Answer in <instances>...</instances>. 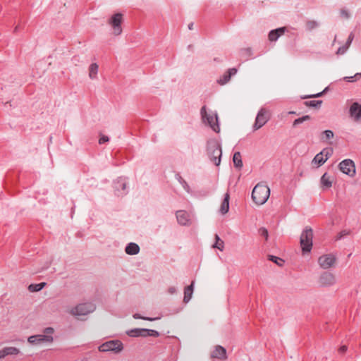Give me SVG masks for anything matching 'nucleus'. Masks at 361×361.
<instances>
[{
	"instance_id": "f257e3e1",
	"label": "nucleus",
	"mask_w": 361,
	"mask_h": 361,
	"mask_svg": "<svg viewBox=\"0 0 361 361\" xmlns=\"http://www.w3.org/2000/svg\"><path fill=\"white\" fill-rule=\"evenodd\" d=\"M269 195V188L263 183L257 184L252 192V198L258 205L264 204L267 201Z\"/></svg>"
},
{
	"instance_id": "f03ea898",
	"label": "nucleus",
	"mask_w": 361,
	"mask_h": 361,
	"mask_svg": "<svg viewBox=\"0 0 361 361\" xmlns=\"http://www.w3.org/2000/svg\"><path fill=\"white\" fill-rule=\"evenodd\" d=\"M202 122L207 124L215 132L219 133L220 128L218 123V116L215 112H207L205 106H203L200 110Z\"/></svg>"
},
{
	"instance_id": "7ed1b4c3",
	"label": "nucleus",
	"mask_w": 361,
	"mask_h": 361,
	"mask_svg": "<svg viewBox=\"0 0 361 361\" xmlns=\"http://www.w3.org/2000/svg\"><path fill=\"white\" fill-rule=\"evenodd\" d=\"M208 154L210 159L215 165L219 166L221 162V149L220 145L216 140H211L208 142Z\"/></svg>"
},
{
	"instance_id": "20e7f679",
	"label": "nucleus",
	"mask_w": 361,
	"mask_h": 361,
	"mask_svg": "<svg viewBox=\"0 0 361 361\" xmlns=\"http://www.w3.org/2000/svg\"><path fill=\"white\" fill-rule=\"evenodd\" d=\"M54 331L53 328L47 327L44 330V335L31 336L28 338L27 341L31 344H39L43 342L52 343L54 341L52 336Z\"/></svg>"
},
{
	"instance_id": "39448f33",
	"label": "nucleus",
	"mask_w": 361,
	"mask_h": 361,
	"mask_svg": "<svg viewBox=\"0 0 361 361\" xmlns=\"http://www.w3.org/2000/svg\"><path fill=\"white\" fill-rule=\"evenodd\" d=\"M123 20V15L120 13L114 14L109 19L108 24L111 27L114 35L118 36L122 33L121 24Z\"/></svg>"
},
{
	"instance_id": "423d86ee",
	"label": "nucleus",
	"mask_w": 361,
	"mask_h": 361,
	"mask_svg": "<svg viewBox=\"0 0 361 361\" xmlns=\"http://www.w3.org/2000/svg\"><path fill=\"white\" fill-rule=\"evenodd\" d=\"M333 149L331 148H325L322 149L319 153L315 155L312 161V164L319 167L322 166L328 159L332 155Z\"/></svg>"
},
{
	"instance_id": "0eeeda50",
	"label": "nucleus",
	"mask_w": 361,
	"mask_h": 361,
	"mask_svg": "<svg viewBox=\"0 0 361 361\" xmlns=\"http://www.w3.org/2000/svg\"><path fill=\"white\" fill-rule=\"evenodd\" d=\"M95 306L92 302L80 303L71 310V314L78 316H84L92 312Z\"/></svg>"
},
{
	"instance_id": "6e6552de",
	"label": "nucleus",
	"mask_w": 361,
	"mask_h": 361,
	"mask_svg": "<svg viewBox=\"0 0 361 361\" xmlns=\"http://www.w3.org/2000/svg\"><path fill=\"white\" fill-rule=\"evenodd\" d=\"M313 231L310 227H305L300 235L301 248H311L313 245Z\"/></svg>"
},
{
	"instance_id": "1a4fd4ad",
	"label": "nucleus",
	"mask_w": 361,
	"mask_h": 361,
	"mask_svg": "<svg viewBox=\"0 0 361 361\" xmlns=\"http://www.w3.org/2000/svg\"><path fill=\"white\" fill-rule=\"evenodd\" d=\"M269 111L266 109H261L257 115L255 122L253 125L254 130H259L264 126L269 120Z\"/></svg>"
},
{
	"instance_id": "9d476101",
	"label": "nucleus",
	"mask_w": 361,
	"mask_h": 361,
	"mask_svg": "<svg viewBox=\"0 0 361 361\" xmlns=\"http://www.w3.org/2000/svg\"><path fill=\"white\" fill-rule=\"evenodd\" d=\"M123 349V343L118 340L109 341L104 343L99 347L100 352L113 351L118 353Z\"/></svg>"
},
{
	"instance_id": "9b49d317",
	"label": "nucleus",
	"mask_w": 361,
	"mask_h": 361,
	"mask_svg": "<svg viewBox=\"0 0 361 361\" xmlns=\"http://www.w3.org/2000/svg\"><path fill=\"white\" fill-rule=\"evenodd\" d=\"M340 171L348 175L350 177H353L355 174V166L354 162L351 159H345L342 161L339 165Z\"/></svg>"
},
{
	"instance_id": "f8f14e48",
	"label": "nucleus",
	"mask_w": 361,
	"mask_h": 361,
	"mask_svg": "<svg viewBox=\"0 0 361 361\" xmlns=\"http://www.w3.org/2000/svg\"><path fill=\"white\" fill-rule=\"evenodd\" d=\"M336 257L331 254L322 255L319 257L318 262L324 269L331 267L336 262Z\"/></svg>"
},
{
	"instance_id": "ddd939ff",
	"label": "nucleus",
	"mask_w": 361,
	"mask_h": 361,
	"mask_svg": "<svg viewBox=\"0 0 361 361\" xmlns=\"http://www.w3.org/2000/svg\"><path fill=\"white\" fill-rule=\"evenodd\" d=\"M176 218L178 224L182 226H190L191 224L190 214L185 211H178L176 212Z\"/></svg>"
},
{
	"instance_id": "4468645a",
	"label": "nucleus",
	"mask_w": 361,
	"mask_h": 361,
	"mask_svg": "<svg viewBox=\"0 0 361 361\" xmlns=\"http://www.w3.org/2000/svg\"><path fill=\"white\" fill-rule=\"evenodd\" d=\"M334 178L328 173H324L320 179L321 188L322 190H327L332 187Z\"/></svg>"
},
{
	"instance_id": "2eb2a0df",
	"label": "nucleus",
	"mask_w": 361,
	"mask_h": 361,
	"mask_svg": "<svg viewBox=\"0 0 361 361\" xmlns=\"http://www.w3.org/2000/svg\"><path fill=\"white\" fill-rule=\"evenodd\" d=\"M350 114L355 121H361V105L354 102L350 107Z\"/></svg>"
},
{
	"instance_id": "dca6fc26",
	"label": "nucleus",
	"mask_w": 361,
	"mask_h": 361,
	"mask_svg": "<svg viewBox=\"0 0 361 361\" xmlns=\"http://www.w3.org/2000/svg\"><path fill=\"white\" fill-rule=\"evenodd\" d=\"M211 357L212 358L224 360L227 358L226 350L224 347L221 345H216L215 349L212 351Z\"/></svg>"
},
{
	"instance_id": "f3484780",
	"label": "nucleus",
	"mask_w": 361,
	"mask_h": 361,
	"mask_svg": "<svg viewBox=\"0 0 361 361\" xmlns=\"http://www.w3.org/2000/svg\"><path fill=\"white\" fill-rule=\"evenodd\" d=\"M236 73L237 69L235 68L228 69V71L217 80L218 83L221 85H225L230 80L231 76L235 75Z\"/></svg>"
},
{
	"instance_id": "a211bd4d",
	"label": "nucleus",
	"mask_w": 361,
	"mask_h": 361,
	"mask_svg": "<svg viewBox=\"0 0 361 361\" xmlns=\"http://www.w3.org/2000/svg\"><path fill=\"white\" fill-rule=\"evenodd\" d=\"M20 353V350L16 347H5L0 350V359L4 358L7 355H17Z\"/></svg>"
},
{
	"instance_id": "6ab92c4d",
	"label": "nucleus",
	"mask_w": 361,
	"mask_h": 361,
	"mask_svg": "<svg viewBox=\"0 0 361 361\" xmlns=\"http://www.w3.org/2000/svg\"><path fill=\"white\" fill-rule=\"evenodd\" d=\"M147 329H133L127 331V334L130 337H147Z\"/></svg>"
},
{
	"instance_id": "aec40b11",
	"label": "nucleus",
	"mask_w": 361,
	"mask_h": 361,
	"mask_svg": "<svg viewBox=\"0 0 361 361\" xmlns=\"http://www.w3.org/2000/svg\"><path fill=\"white\" fill-rule=\"evenodd\" d=\"M285 27H280L276 30H271L269 33V39L271 42L276 41L277 39L285 33Z\"/></svg>"
},
{
	"instance_id": "412c9836",
	"label": "nucleus",
	"mask_w": 361,
	"mask_h": 361,
	"mask_svg": "<svg viewBox=\"0 0 361 361\" xmlns=\"http://www.w3.org/2000/svg\"><path fill=\"white\" fill-rule=\"evenodd\" d=\"M334 276L331 273H324L320 277V283L324 286L331 285L334 283Z\"/></svg>"
},
{
	"instance_id": "4be33fe9",
	"label": "nucleus",
	"mask_w": 361,
	"mask_h": 361,
	"mask_svg": "<svg viewBox=\"0 0 361 361\" xmlns=\"http://www.w3.org/2000/svg\"><path fill=\"white\" fill-rule=\"evenodd\" d=\"M229 200H230V195L228 192H226L224 195V200L221 202V207H220V212L222 214H226L228 212L229 210Z\"/></svg>"
},
{
	"instance_id": "5701e85b",
	"label": "nucleus",
	"mask_w": 361,
	"mask_h": 361,
	"mask_svg": "<svg viewBox=\"0 0 361 361\" xmlns=\"http://www.w3.org/2000/svg\"><path fill=\"white\" fill-rule=\"evenodd\" d=\"M192 293H193V282L190 286H186L184 289L183 301L185 302H188L190 300Z\"/></svg>"
},
{
	"instance_id": "b1692460",
	"label": "nucleus",
	"mask_w": 361,
	"mask_h": 361,
	"mask_svg": "<svg viewBox=\"0 0 361 361\" xmlns=\"http://www.w3.org/2000/svg\"><path fill=\"white\" fill-rule=\"evenodd\" d=\"M99 66L96 63H92L89 67V77L95 79L97 75Z\"/></svg>"
},
{
	"instance_id": "393cba45",
	"label": "nucleus",
	"mask_w": 361,
	"mask_h": 361,
	"mask_svg": "<svg viewBox=\"0 0 361 361\" xmlns=\"http://www.w3.org/2000/svg\"><path fill=\"white\" fill-rule=\"evenodd\" d=\"M233 161L234 166L238 169H241L243 166V161L241 154L239 152H235L233 157Z\"/></svg>"
},
{
	"instance_id": "a878e982",
	"label": "nucleus",
	"mask_w": 361,
	"mask_h": 361,
	"mask_svg": "<svg viewBox=\"0 0 361 361\" xmlns=\"http://www.w3.org/2000/svg\"><path fill=\"white\" fill-rule=\"evenodd\" d=\"M46 285H47V283L45 282H42L40 283L30 284L28 286V290L30 292H37V291H39L40 290H42Z\"/></svg>"
},
{
	"instance_id": "bb28decb",
	"label": "nucleus",
	"mask_w": 361,
	"mask_h": 361,
	"mask_svg": "<svg viewBox=\"0 0 361 361\" xmlns=\"http://www.w3.org/2000/svg\"><path fill=\"white\" fill-rule=\"evenodd\" d=\"M353 37H354V35L353 33H350L348 38V40H347V42H346V46L345 47H340L338 51H337V54H344V52L348 49V48L349 47L350 44H351L353 39Z\"/></svg>"
},
{
	"instance_id": "cd10ccee",
	"label": "nucleus",
	"mask_w": 361,
	"mask_h": 361,
	"mask_svg": "<svg viewBox=\"0 0 361 361\" xmlns=\"http://www.w3.org/2000/svg\"><path fill=\"white\" fill-rule=\"evenodd\" d=\"M334 136V134L333 133V131L330 130H324L322 133V135H321V140L323 141V142H326L328 141L329 140L333 138Z\"/></svg>"
},
{
	"instance_id": "c85d7f7f",
	"label": "nucleus",
	"mask_w": 361,
	"mask_h": 361,
	"mask_svg": "<svg viewBox=\"0 0 361 361\" xmlns=\"http://www.w3.org/2000/svg\"><path fill=\"white\" fill-rule=\"evenodd\" d=\"M269 259L274 262L280 267L283 266L284 264V260L283 259L276 256L269 255Z\"/></svg>"
},
{
	"instance_id": "c756f323",
	"label": "nucleus",
	"mask_w": 361,
	"mask_h": 361,
	"mask_svg": "<svg viewBox=\"0 0 361 361\" xmlns=\"http://www.w3.org/2000/svg\"><path fill=\"white\" fill-rule=\"evenodd\" d=\"M350 234V230H343L336 235V236L335 237V240H339L346 236H348Z\"/></svg>"
},
{
	"instance_id": "7c9ffc66",
	"label": "nucleus",
	"mask_w": 361,
	"mask_h": 361,
	"mask_svg": "<svg viewBox=\"0 0 361 361\" xmlns=\"http://www.w3.org/2000/svg\"><path fill=\"white\" fill-rule=\"evenodd\" d=\"M215 240L216 241L212 245V248H222L224 246V241L217 235H215Z\"/></svg>"
},
{
	"instance_id": "2f4dec72",
	"label": "nucleus",
	"mask_w": 361,
	"mask_h": 361,
	"mask_svg": "<svg viewBox=\"0 0 361 361\" xmlns=\"http://www.w3.org/2000/svg\"><path fill=\"white\" fill-rule=\"evenodd\" d=\"M322 101L321 100H312V101H309V102H306L305 104L307 106H310V107H319L321 104H322Z\"/></svg>"
},
{
	"instance_id": "473e14b6",
	"label": "nucleus",
	"mask_w": 361,
	"mask_h": 361,
	"mask_svg": "<svg viewBox=\"0 0 361 361\" xmlns=\"http://www.w3.org/2000/svg\"><path fill=\"white\" fill-rule=\"evenodd\" d=\"M310 119V116H307H307H302L301 118L295 119L293 121V126H296L303 123L304 121H308Z\"/></svg>"
},
{
	"instance_id": "72a5a7b5",
	"label": "nucleus",
	"mask_w": 361,
	"mask_h": 361,
	"mask_svg": "<svg viewBox=\"0 0 361 361\" xmlns=\"http://www.w3.org/2000/svg\"><path fill=\"white\" fill-rule=\"evenodd\" d=\"M259 233L261 236L264 237L266 239L268 238V231L265 228H261L259 230Z\"/></svg>"
},
{
	"instance_id": "f704fd0d",
	"label": "nucleus",
	"mask_w": 361,
	"mask_h": 361,
	"mask_svg": "<svg viewBox=\"0 0 361 361\" xmlns=\"http://www.w3.org/2000/svg\"><path fill=\"white\" fill-rule=\"evenodd\" d=\"M307 27L309 30H313L317 27V23L315 21H309L307 23Z\"/></svg>"
},
{
	"instance_id": "c9c22d12",
	"label": "nucleus",
	"mask_w": 361,
	"mask_h": 361,
	"mask_svg": "<svg viewBox=\"0 0 361 361\" xmlns=\"http://www.w3.org/2000/svg\"><path fill=\"white\" fill-rule=\"evenodd\" d=\"M147 336L158 337L159 336V332L155 330L147 329Z\"/></svg>"
},
{
	"instance_id": "e433bc0d",
	"label": "nucleus",
	"mask_w": 361,
	"mask_h": 361,
	"mask_svg": "<svg viewBox=\"0 0 361 361\" xmlns=\"http://www.w3.org/2000/svg\"><path fill=\"white\" fill-rule=\"evenodd\" d=\"M133 317L135 319H144V320H147V321H153L154 319L153 318H150V317H142L140 316L139 314L136 313L133 315Z\"/></svg>"
},
{
	"instance_id": "4c0bfd02",
	"label": "nucleus",
	"mask_w": 361,
	"mask_h": 361,
	"mask_svg": "<svg viewBox=\"0 0 361 361\" xmlns=\"http://www.w3.org/2000/svg\"><path fill=\"white\" fill-rule=\"evenodd\" d=\"M109 137L108 136H106V135H101L99 140V144H103L104 142H106L109 141Z\"/></svg>"
},
{
	"instance_id": "58836bf2",
	"label": "nucleus",
	"mask_w": 361,
	"mask_h": 361,
	"mask_svg": "<svg viewBox=\"0 0 361 361\" xmlns=\"http://www.w3.org/2000/svg\"><path fill=\"white\" fill-rule=\"evenodd\" d=\"M125 250L127 254L130 255H137L140 251V250Z\"/></svg>"
},
{
	"instance_id": "ea45409f",
	"label": "nucleus",
	"mask_w": 361,
	"mask_h": 361,
	"mask_svg": "<svg viewBox=\"0 0 361 361\" xmlns=\"http://www.w3.org/2000/svg\"><path fill=\"white\" fill-rule=\"evenodd\" d=\"M347 350H348V347L346 345H341L338 348V351L339 353L344 354L347 351Z\"/></svg>"
},
{
	"instance_id": "a19ab883",
	"label": "nucleus",
	"mask_w": 361,
	"mask_h": 361,
	"mask_svg": "<svg viewBox=\"0 0 361 361\" xmlns=\"http://www.w3.org/2000/svg\"><path fill=\"white\" fill-rule=\"evenodd\" d=\"M341 15L345 18H349V13H348V11H346V10H341Z\"/></svg>"
},
{
	"instance_id": "79ce46f5",
	"label": "nucleus",
	"mask_w": 361,
	"mask_h": 361,
	"mask_svg": "<svg viewBox=\"0 0 361 361\" xmlns=\"http://www.w3.org/2000/svg\"><path fill=\"white\" fill-rule=\"evenodd\" d=\"M126 248H133V249H135V248H140V247H139V246L136 243H130L128 244V245Z\"/></svg>"
},
{
	"instance_id": "37998d69",
	"label": "nucleus",
	"mask_w": 361,
	"mask_h": 361,
	"mask_svg": "<svg viewBox=\"0 0 361 361\" xmlns=\"http://www.w3.org/2000/svg\"><path fill=\"white\" fill-rule=\"evenodd\" d=\"M323 94V92H319V93H317V94H312V95H308V96H305L304 98H313V97H319L320 96H322Z\"/></svg>"
},
{
	"instance_id": "c03bdc74",
	"label": "nucleus",
	"mask_w": 361,
	"mask_h": 361,
	"mask_svg": "<svg viewBox=\"0 0 361 361\" xmlns=\"http://www.w3.org/2000/svg\"><path fill=\"white\" fill-rule=\"evenodd\" d=\"M121 183L120 185H121V186L122 189H123V190H125L126 186V183L123 181V180L120 179V180H118V183Z\"/></svg>"
},
{
	"instance_id": "a18cd8bd",
	"label": "nucleus",
	"mask_w": 361,
	"mask_h": 361,
	"mask_svg": "<svg viewBox=\"0 0 361 361\" xmlns=\"http://www.w3.org/2000/svg\"><path fill=\"white\" fill-rule=\"evenodd\" d=\"M360 76V73H356L354 77H345L344 79L348 82H350L351 80H350V78H357V77H359Z\"/></svg>"
},
{
	"instance_id": "49530a36",
	"label": "nucleus",
	"mask_w": 361,
	"mask_h": 361,
	"mask_svg": "<svg viewBox=\"0 0 361 361\" xmlns=\"http://www.w3.org/2000/svg\"><path fill=\"white\" fill-rule=\"evenodd\" d=\"M302 250V255H305V253L310 252L311 250L307 249V250Z\"/></svg>"
},
{
	"instance_id": "de8ad7c7",
	"label": "nucleus",
	"mask_w": 361,
	"mask_h": 361,
	"mask_svg": "<svg viewBox=\"0 0 361 361\" xmlns=\"http://www.w3.org/2000/svg\"><path fill=\"white\" fill-rule=\"evenodd\" d=\"M183 183H184V185H183L184 188L188 190V185H187L186 182H185V181H183Z\"/></svg>"
},
{
	"instance_id": "09e8293b",
	"label": "nucleus",
	"mask_w": 361,
	"mask_h": 361,
	"mask_svg": "<svg viewBox=\"0 0 361 361\" xmlns=\"http://www.w3.org/2000/svg\"><path fill=\"white\" fill-rule=\"evenodd\" d=\"M288 114H295V111H289V112H288Z\"/></svg>"
}]
</instances>
